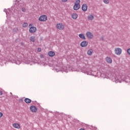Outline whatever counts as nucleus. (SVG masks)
Instances as JSON below:
<instances>
[{
	"label": "nucleus",
	"mask_w": 130,
	"mask_h": 130,
	"mask_svg": "<svg viewBox=\"0 0 130 130\" xmlns=\"http://www.w3.org/2000/svg\"><path fill=\"white\" fill-rule=\"evenodd\" d=\"M56 27L57 29H58L59 30H63V29H64V26L62 24V23L57 24Z\"/></svg>",
	"instance_id": "6"
},
{
	"label": "nucleus",
	"mask_w": 130,
	"mask_h": 130,
	"mask_svg": "<svg viewBox=\"0 0 130 130\" xmlns=\"http://www.w3.org/2000/svg\"><path fill=\"white\" fill-rule=\"evenodd\" d=\"M29 31L30 33H35L37 31V28L36 27L31 26L29 28Z\"/></svg>",
	"instance_id": "7"
},
{
	"label": "nucleus",
	"mask_w": 130,
	"mask_h": 130,
	"mask_svg": "<svg viewBox=\"0 0 130 130\" xmlns=\"http://www.w3.org/2000/svg\"><path fill=\"white\" fill-rule=\"evenodd\" d=\"M86 35L88 39H93V37H94L93 34L91 31L86 32Z\"/></svg>",
	"instance_id": "5"
},
{
	"label": "nucleus",
	"mask_w": 130,
	"mask_h": 130,
	"mask_svg": "<svg viewBox=\"0 0 130 130\" xmlns=\"http://www.w3.org/2000/svg\"><path fill=\"white\" fill-rule=\"evenodd\" d=\"M112 80L113 82H116V83H121V78L120 77H117V76H112Z\"/></svg>",
	"instance_id": "2"
},
{
	"label": "nucleus",
	"mask_w": 130,
	"mask_h": 130,
	"mask_svg": "<svg viewBox=\"0 0 130 130\" xmlns=\"http://www.w3.org/2000/svg\"><path fill=\"white\" fill-rule=\"evenodd\" d=\"M22 26L23 27V28H26V27H28V23L24 22Z\"/></svg>",
	"instance_id": "21"
},
{
	"label": "nucleus",
	"mask_w": 130,
	"mask_h": 130,
	"mask_svg": "<svg viewBox=\"0 0 130 130\" xmlns=\"http://www.w3.org/2000/svg\"><path fill=\"white\" fill-rule=\"evenodd\" d=\"M107 77H110V75H106Z\"/></svg>",
	"instance_id": "33"
},
{
	"label": "nucleus",
	"mask_w": 130,
	"mask_h": 130,
	"mask_svg": "<svg viewBox=\"0 0 130 130\" xmlns=\"http://www.w3.org/2000/svg\"><path fill=\"white\" fill-rule=\"evenodd\" d=\"M82 72L90 76H97V71H92L90 69L84 68L82 69Z\"/></svg>",
	"instance_id": "1"
},
{
	"label": "nucleus",
	"mask_w": 130,
	"mask_h": 130,
	"mask_svg": "<svg viewBox=\"0 0 130 130\" xmlns=\"http://www.w3.org/2000/svg\"><path fill=\"white\" fill-rule=\"evenodd\" d=\"M20 63H21V62H19L18 63H17V64H20Z\"/></svg>",
	"instance_id": "34"
},
{
	"label": "nucleus",
	"mask_w": 130,
	"mask_h": 130,
	"mask_svg": "<svg viewBox=\"0 0 130 130\" xmlns=\"http://www.w3.org/2000/svg\"><path fill=\"white\" fill-rule=\"evenodd\" d=\"M80 8H81V5H80V4H75L74 6L73 9L75 11H78Z\"/></svg>",
	"instance_id": "11"
},
{
	"label": "nucleus",
	"mask_w": 130,
	"mask_h": 130,
	"mask_svg": "<svg viewBox=\"0 0 130 130\" xmlns=\"http://www.w3.org/2000/svg\"><path fill=\"white\" fill-rule=\"evenodd\" d=\"M30 109L32 112H37V108L36 106H30Z\"/></svg>",
	"instance_id": "10"
},
{
	"label": "nucleus",
	"mask_w": 130,
	"mask_h": 130,
	"mask_svg": "<svg viewBox=\"0 0 130 130\" xmlns=\"http://www.w3.org/2000/svg\"><path fill=\"white\" fill-rule=\"evenodd\" d=\"M79 37L81 39H82L83 40H86V37H85V35L84 34H80L79 35Z\"/></svg>",
	"instance_id": "14"
},
{
	"label": "nucleus",
	"mask_w": 130,
	"mask_h": 130,
	"mask_svg": "<svg viewBox=\"0 0 130 130\" xmlns=\"http://www.w3.org/2000/svg\"><path fill=\"white\" fill-rule=\"evenodd\" d=\"M106 60L108 63H112V59L110 57H107Z\"/></svg>",
	"instance_id": "12"
},
{
	"label": "nucleus",
	"mask_w": 130,
	"mask_h": 130,
	"mask_svg": "<svg viewBox=\"0 0 130 130\" xmlns=\"http://www.w3.org/2000/svg\"><path fill=\"white\" fill-rule=\"evenodd\" d=\"M104 4H106L107 5L109 4V0H103Z\"/></svg>",
	"instance_id": "22"
},
{
	"label": "nucleus",
	"mask_w": 130,
	"mask_h": 130,
	"mask_svg": "<svg viewBox=\"0 0 130 130\" xmlns=\"http://www.w3.org/2000/svg\"><path fill=\"white\" fill-rule=\"evenodd\" d=\"M93 53V50L90 49L87 51V54L89 55H92V54Z\"/></svg>",
	"instance_id": "20"
},
{
	"label": "nucleus",
	"mask_w": 130,
	"mask_h": 130,
	"mask_svg": "<svg viewBox=\"0 0 130 130\" xmlns=\"http://www.w3.org/2000/svg\"><path fill=\"white\" fill-rule=\"evenodd\" d=\"M24 102H25V103L29 104V103H31V101L29 99L26 98L24 100Z\"/></svg>",
	"instance_id": "18"
},
{
	"label": "nucleus",
	"mask_w": 130,
	"mask_h": 130,
	"mask_svg": "<svg viewBox=\"0 0 130 130\" xmlns=\"http://www.w3.org/2000/svg\"><path fill=\"white\" fill-rule=\"evenodd\" d=\"M76 3L77 5H80V3H81V1L80 0H76Z\"/></svg>",
	"instance_id": "23"
},
{
	"label": "nucleus",
	"mask_w": 130,
	"mask_h": 130,
	"mask_svg": "<svg viewBox=\"0 0 130 130\" xmlns=\"http://www.w3.org/2000/svg\"><path fill=\"white\" fill-rule=\"evenodd\" d=\"M10 94H12V92H11Z\"/></svg>",
	"instance_id": "35"
},
{
	"label": "nucleus",
	"mask_w": 130,
	"mask_h": 130,
	"mask_svg": "<svg viewBox=\"0 0 130 130\" xmlns=\"http://www.w3.org/2000/svg\"><path fill=\"white\" fill-rule=\"evenodd\" d=\"M79 130H85V129H84V128H81V129H80Z\"/></svg>",
	"instance_id": "32"
},
{
	"label": "nucleus",
	"mask_w": 130,
	"mask_h": 130,
	"mask_svg": "<svg viewBox=\"0 0 130 130\" xmlns=\"http://www.w3.org/2000/svg\"><path fill=\"white\" fill-rule=\"evenodd\" d=\"M13 127H15V128H20V127H21V126H20V124L17 123H15L13 124Z\"/></svg>",
	"instance_id": "15"
},
{
	"label": "nucleus",
	"mask_w": 130,
	"mask_h": 130,
	"mask_svg": "<svg viewBox=\"0 0 130 130\" xmlns=\"http://www.w3.org/2000/svg\"><path fill=\"white\" fill-rule=\"evenodd\" d=\"M39 20L40 22H45L47 21V16L45 15H42L39 18Z\"/></svg>",
	"instance_id": "3"
},
{
	"label": "nucleus",
	"mask_w": 130,
	"mask_h": 130,
	"mask_svg": "<svg viewBox=\"0 0 130 130\" xmlns=\"http://www.w3.org/2000/svg\"><path fill=\"white\" fill-rule=\"evenodd\" d=\"M88 42L84 41L81 43L80 46L81 47H87V46H88Z\"/></svg>",
	"instance_id": "8"
},
{
	"label": "nucleus",
	"mask_w": 130,
	"mask_h": 130,
	"mask_svg": "<svg viewBox=\"0 0 130 130\" xmlns=\"http://www.w3.org/2000/svg\"><path fill=\"white\" fill-rule=\"evenodd\" d=\"M64 72H66V73H69V70H64Z\"/></svg>",
	"instance_id": "29"
},
{
	"label": "nucleus",
	"mask_w": 130,
	"mask_h": 130,
	"mask_svg": "<svg viewBox=\"0 0 130 130\" xmlns=\"http://www.w3.org/2000/svg\"><path fill=\"white\" fill-rule=\"evenodd\" d=\"M127 52L128 54H129V55H130V48L127 49Z\"/></svg>",
	"instance_id": "25"
},
{
	"label": "nucleus",
	"mask_w": 130,
	"mask_h": 130,
	"mask_svg": "<svg viewBox=\"0 0 130 130\" xmlns=\"http://www.w3.org/2000/svg\"><path fill=\"white\" fill-rule=\"evenodd\" d=\"M3 115H4V114H3V113L0 112V118L3 117Z\"/></svg>",
	"instance_id": "26"
},
{
	"label": "nucleus",
	"mask_w": 130,
	"mask_h": 130,
	"mask_svg": "<svg viewBox=\"0 0 130 130\" xmlns=\"http://www.w3.org/2000/svg\"><path fill=\"white\" fill-rule=\"evenodd\" d=\"M3 91L0 90V95H3Z\"/></svg>",
	"instance_id": "30"
},
{
	"label": "nucleus",
	"mask_w": 130,
	"mask_h": 130,
	"mask_svg": "<svg viewBox=\"0 0 130 130\" xmlns=\"http://www.w3.org/2000/svg\"><path fill=\"white\" fill-rule=\"evenodd\" d=\"M4 12H5V13H6V15H8V12H7V9H4Z\"/></svg>",
	"instance_id": "28"
},
{
	"label": "nucleus",
	"mask_w": 130,
	"mask_h": 130,
	"mask_svg": "<svg viewBox=\"0 0 130 130\" xmlns=\"http://www.w3.org/2000/svg\"><path fill=\"white\" fill-rule=\"evenodd\" d=\"M30 40L31 42H35L36 41V38L35 36H32L30 37Z\"/></svg>",
	"instance_id": "17"
},
{
	"label": "nucleus",
	"mask_w": 130,
	"mask_h": 130,
	"mask_svg": "<svg viewBox=\"0 0 130 130\" xmlns=\"http://www.w3.org/2000/svg\"><path fill=\"white\" fill-rule=\"evenodd\" d=\"M72 18L74 20H76L78 18V14L76 13H73L72 14Z\"/></svg>",
	"instance_id": "16"
},
{
	"label": "nucleus",
	"mask_w": 130,
	"mask_h": 130,
	"mask_svg": "<svg viewBox=\"0 0 130 130\" xmlns=\"http://www.w3.org/2000/svg\"><path fill=\"white\" fill-rule=\"evenodd\" d=\"M29 63V62H28V63Z\"/></svg>",
	"instance_id": "36"
},
{
	"label": "nucleus",
	"mask_w": 130,
	"mask_h": 130,
	"mask_svg": "<svg viewBox=\"0 0 130 130\" xmlns=\"http://www.w3.org/2000/svg\"><path fill=\"white\" fill-rule=\"evenodd\" d=\"M22 11L23 12V13H25L26 12V9H25L24 8H22Z\"/></svg>",
	"instance_id": "24"
},
{
	"label": "nucleus",
	"mask_w": 130,
	"mask_h": 130,
	"mask_svg": "<svg viewBox=\"0 0 130 130\" xmlns=\"http://www.w3.org/2000/svg\"><path fill=\"white\" fill-rule=\"evenodd\" d=\"M30 26H32V24H29V27H30Z\"/></svg>",
	"instance_id": "31"
},
{
	"label": "nucleus",
	"mask_w": 130,
	"mask_h": 130,
	"mask_svg": "<svg viewBox=\"0 0 130 130\" xmlns=\"http://www.w3.org/2000/svg\"><path fill=\"white\" fill-rule=\"evenodd\" d=\"M88 20H89L90 21H92V20H94V16L91 15H89L88 16Z\"/></svg>",
	"instance_id": "19"
},
{
	"label": "nucleus",
	"mask_w": 130,
	"mask_h": 130,
	"mask_svg": "<svg viewBox=\"0 0 130 130\" xmlns=\"http://www.w3.org/2000/svg\"><path fill=\"white\" fill-rule=\"evenodd\" d=\"M82 10L83 12H86L87 10H88V6L87 4H84L82 6Z\"/></svg>",
	"instance_id": "9"
},
{
	"label": "nucleus",
	"mask_w": 130,
	"mask_h": 130,
	"mask_svg": "<svg viewBox=\"0 0 130 130\" xmlns=\"http://www.w3.org/2000/svg\"><path fill=\"white\" fill-rule=\"evenodd\" d=\"M67 1H68V0H61V2L62 3H67Z\"/></svg>",
	"instance_id": "27"
},
{
	"label": "nucleus",
	"mask_w": 130,
	"mask_h": 130,
	"mask_svg": "<svg viewBox=\"0 0 130 130\" xmlns=\"http://www.w3.org/2000/svg\"><path fill=\"white\" fill-rule=\"evenodd\" d=\"M114 52L116 55H120L121 52H122V50L120 48H116L114 50Z\"/></svg>",
	"instance_id": "4"
},
{
	"label": "nucleus",
	"mask_w": 130,
	"mask_h": 130,
	"mask_svg": "<svg viewBox=\"0 0 130 130\" xmlns=\"http://www.w3.org/2000/svg\"><path fill=\"white\" fill-rule=\"evenodd\" d=\"M48 55L49 56H50L51 57H52L55 55V53L52 51H50L48 53Z\"/></svg>",
	"instance_id": "13"
}]
</instances>
